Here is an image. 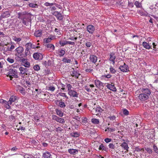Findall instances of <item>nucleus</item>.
I'll return each instance as SVG.
<instances>
[{"mask_svg":"<svg viewBox=\"0 0 158 158\" xmlns=\"http://www.w3.org/2000/svg\"><path fill=\"white\" fill-rule=\"evenodd\" d=\"M18 61L21 62V64L25 67L29 68L30 66V63L27 59H25L23 57H19Z\"/></svg>","mask_w":158,"mask_h":158,"instance_id":"obj_1","label":"nucleus"},{"mask_svg":"<svg viewBox=\"0 0 158 158\" xmlns=\"http://www.w3.org/2000/svg\"><path fill=\"white\" fill-rule=\"evenodd\" d=\"M17 71L15 69H12L9 70L7 73V76L9 77L12 80L13 78H17L18 77Z\"/></svg>","mask_w":158,"mask_h":158,"instance_id":"obj_2","label":"nucleus"},{"mask_svg":"<svg viewBox=\"0 0 158 158\" xmlns=\"http://www.w3.org/2000/svg\"><path fill=\"white\" fill-rule=\"evenodd\" d=\"M23 48L22 47L19 46L15 50V55L18 56L19 59V57H23Z\"/></svg>","mask_w":158,"mask_h":158,"instance_id":"obj_3","label":"nucleus"},{"mask_svg":"<svg viewBox=\"0 0 158 158\" xmlns=\"http://www.w3.org/2000/svg\"><path fill=\"white\" fill-rule=\"evenodd\" d=\"M151 90L149 88L143 87L141 89L142 93L149 97L151 95Z\"/></svg>","mask_w":158,"mask_h":158,"instance_id":"obj_4","label":"nucleus"},{"mask_svg":"<svg viewBox=\"0 0 158 158\" xmlns=\"http://www.w3.org/2000/svg\"><path fill=\"white\" fill-rule=\"evenodd\" d=\"M110 57L109 60L110 63H112L114 65L115 64V60L116 58V56L115 53L111 52L110 54Z\"/></svg>","mask_w":158,"mask_h":158,"instance_id":"obj_5","label":"nucleus"},{"mask_svg":"<svg viewBox=\"0 0 158 158\" xmlns=\"http://www.w3.org/2000/svg\"><path fill=\"white\" fill-rule=\"evenodd\" d=\"M119 68L121 71L123 72H127L129 71L128 65L125 63H124L123 65L120 66Z\"/></svg>","mask_w":158,"mask_h":158,"instance_id":"obj_6","label":"nucleus"},{"mask_svg":"<svg viewBox=\"0 0 158 158\" xmlns=\"http://www.w3.org/2000/svg\"><path fill=\"white\" fill-rule=\"evenodd\" d=\"M20 71V73L21 75H27L28 73V69L26 68H24L23 67H20L19 68Z\"/></svg>","mask_w":158,"mask_h":158,"instance_id":"obj_7","label":"nucleus"},{"mask_svg":"<svg viewBox=\"0 0 158 158\" xmlns=\"http://www.w3.org/2000/svg\"><path fill=\"white\" fill-rule=\"evenodd\" d=\"M138 98L140 101H144L148 100L149 98V97L141 93L139 95Z\"/></svg>","mask_w":158,"mask_h":158,"instance_id":"obj_8","label":"nucleus"},{"mask_svg":"<svg viewBox=\"0 0 158 158\" xmlns=\"http://www.w3.org/2000/svg\"><path fill=\"white\" fill-rule=\"evenodd\" d=\"M102 110L100 107H98L96 108H94L92 110V114L97 115L100 114Z\"/></svg>","mask_w":158,"mask_h":158,"instance_id":"obj_9","label":"nucleus"},{"mask_svg":"<svg viewBox=\"0 0 158 158\" xmlns=\"http://www.w3.org/2000/svg\"><path fill=\"white\" fill-rule=\"evenodd\" d=\"M52 118L54 120L60 123H64V119L59 118L56 115H53L52 116Z\"/></svg>","mask_w":158,"mask_h":158,"instance_id":"obj_10","label":"nucleus"},{"mask_svg":"<svg viewBox=\"0 0 158 158\" xmlns=\"http://www.w3.org/2000/svg\"><path fill=\"white\" fill-rule=\"evenodd\" d=\"M33 56L34 58L36 60H42L43 57L42 55L38 52L34 53L33 54Z\"/></svg>","mask_w":158,"mask_h":158,"instance_id":"obj_11","label":"nucleus"},{"mask_svg":"<svg viewBox=\"0 0 158 158\" xmlns=\"http://www.w3.org/2000/svg\"><path fill=\"white\" fill-rule=\"evenodd\" d=\"M107 88L113 91H116L117 90L114 83H111V84H107L106 85Z\"/></svg>","mask_w":158,"mask_h":158,"instance_id":"obj_12","label":"nucleus"},{"mask_svg":"<svg viewBox=\"0 0 158 158\" xmlns=\"http://www.w3.org/2000/svg\"><path fill=\"white\" fill-rule=\"evenodd\" d=\"M86 29L87 31L89 33L92 34L94 32L95 30V27L94 26L92 25H89L87 26Z\"/></svg>","mask_w":158,"mask_h":158,"instance_id":"obj_13","label":"nucleus"},{"mask_svg":"<svg viewBox=\"0 0 158 158\" xmlns=\"http://www.w3.org/2000/svg\"><path fill=\"white\" fill-rule=\"evenodd\" d=\"M52 14L55 16L57 19L60 20H62L63 19V16L58 11H54Z\"/></svg>","mask_w":158,"mask_h":158,"instance_id":"obj_14","label":"nucleus"},{"mask_svg":"<svg viewBox=\"0 0 158 158\" xmlns=\"http://www.w3.org/2000/svg\"><path fill=\"white\" fill-rule=\"evenodd\" d=\"M68 94L71 96L76 98L78 97V94L74 90H70L68 92Z\"/></svg>","mask_w":158,"mask_h":158,"instance_id":"obj_15","label":"nucleus"},{"mask_svg":"<svg viewBox=\"0 0 158 158\" xmlns=\"http://www.w3.org/2000/svg\"><path fill=\"white\" fill-rule=\"evenodd\" d=\"M89 60L90 62L95 64L97 60V57L94 55H90L89 57Z\"/></svg>","mask_w":158,"mask_h":158,"instance_id":"obj_16","label":"nucleus"},{"mask_svg":"<svg viewBox=\"0 0 158 158\" xmlns=\"http://www.w3.org/2000/svg\"><path fill=\"white\" fill-rule=\"evenodd\" d=\"M16 90L23 95L26 94L25 89L20 86L19 85L17 87Z\"/></svg>","mask_w":158,"mask_h":158,"instance_id":"obj_17","label":"nucleus"},{"mask_svg":"<svg viewBox=\"0 0 158 158\" xmlns=\"http://www.w3.org/2000/svg\"><path fill=\"white\" fill-rule=\"evenodd\" d=\"M44 46L48 50L50 51H52L55 50V47L54 45L52 44H46Z\"/></svg>","mask_w":158,"mask_h":158,"instance_id":"obj_18","label":"nucleus"},{"mask_svg":"<svg viewBox=\"0 0 158 158\" xmlns=\"http://www.w3.org/2000/svg\"><path fill=\"white\" fill-rule=\"evenodd\" d=\"M10 15V13L9 11H6L2 13L1 15V18H8Z\"/></svg>","mask_w":158,"mask_h":158,"instance_id":"obj_19","label":"nucleus"},{"mask_svg":"<svg viewBox=\"0 0 158 158\" xmlns=\"http://www.w3.org/2000/svg\"><path fill=\"white\" fill-rule=\"evenodd\" d=\"M17 100V97L15 96H12L10 98L8 101L10 102L9 104L11 105L13 102H15Z\"/></svg>","mask_w":158,"mask_h":158,"instance_id":"obj_20","label":"nucleus"},{"mask_svg":"<svg viewBox=\"0 0 158 158\" xmlns=\"http://www.w3.org/2000/svg\"><path fill=\"white\" fill-rule=\"evenodd\" d=\"M26 14V12H24L23 13H19L18 14V18L21 19L22 21L23 20H25L24 19H26V17L24 16V15Z\"/></svg>","mask_w":158,"mask_h":158,"instance_id":"obj_21","label":"nucleus"},{"mask_svg":"<svg viewBox=\"0 0 158 158\" xmlns=\"http://www.w3.org/2000/svg\"><path fill=\"white\" fill-rule=\"evenodd\" d=\"M26 48H28L29 49H31V48H35L40 47L39 46H33L32 44L31 43H28L26 44Z\"/></svg>","mask_w":158,"mask_h":158,"instance_id":"obj_22","label":"nucleus"},{"mask_svg":"<svg viewBox=\"0 0 158 158\" xmlns=\"http://www.w3.org/2000/svg\"><path fill=\"white\" fill-rule=\"evenodd\" d=\"M120 146L124 150H126L127 152L128 151V149L129 147L128 146V144L126 142H124L122 143L120 145Z\"/></svg>","mask_w":158,"mask_h":158,"instance_id":"obj_23","label":"nucleus"},{"mask_svg":"<svg viewBox=\"0 0 158 158\" xmlns=\"http://www.w3.org/2000/svg\"><path fill=\"white\" fill-rule=\"evenodd\" d=\"M71 75L72 76L78 78L79 76L80 75V74L77 71H73L71 73Z\"/></svg>","mask_w":158,"mask_h":158,"instance_id":"obj_24","label":"nucleus"},{"mask_svg":"<svg viewBox=\"0 0 158 158\" xmlns=\"http://www.w3.org/2000/svg\"><path fill=\"white\" fill-rule=\"evenodd\" d=\"M42 31L41 30L36 31L34 33V35L36 37H39L41 36Z\"/></svg>","mask_w":158,"mask_h":158,"instance_id":"obj_25","label":"nucleus"},{"mask_svg":"<svg viewBox=\"0 0 158 158\" xmlns=\"http://www.w3.org/2000/svg\"><path fill=\"white\" fill-rule=\"evenodd\" d=\"M51 156V154L48 152H45L43 155V157L44 158H50Z\"/></svg>","mask_w":158,"mask_h":158,"instance_id":"obj_26","label":"nucleus"},{"mask_svg":"<svg viewBox=\"0 0 158 158\" xmlns=\"http://www.w3.org/2000/svg\"><path fill=\"white\" fill-rule=\"evenodd\" d=\"M95 83L96 86L97 87L103 85L102 83L98 80H96L95 81Z\"/></svg>","mask_w":158,"mask_h":158,"instance_id":"obj_27","label":"nucleus"},{"mask_svg":"<svg viewBox=\"0 0 158 158\" xmlns=\"http://www.w3.org/2000/svg\"><path fill=\"white\" fill-rule=\"evenodd\" d=\"M143 45L144 48L147 49H149L150 48H151V46L149 44L146 42H143Z\"/></svg>","mask_w":158,"mask_h":158,"instance_id":"obj_28","label":"nucleus"},{"mask_svg":"<svg viewBox=\"0 0 158 158\" xmlns=\"http://www.w3.org/2000/svg\"><path fill=\"white\" fill-rule=\"evenodd\" d=\"M68 151L70 154L73 155H75L78 152L77 150L71 149H69Z\"/></svg>","mask_w":158,"mask_h":158,"instance_id":"obj_29","label":"nucleus"},{"mask_svg":"<svg viewBox=\"0 0 158 158\" xmlns=\"http://www.w3.org/2000/svg\"><path fill=\"white\" fill-rule=\"evenodd\" d=\"M10 102L9 101H5L4 104L3 105V106L7 109H9L10 108V104H9Z\"/></svg>","mask_w":158,"mask_h":158,"instance_id":"obj_30","label":"nucleus"},{"mask_svg":"<svg viewBox=\"0 0 158 158\" xmlns=\"http://www.w3.org/2000/svg\"><path fill=\"white\" fill-rule=\"evenodd\" d=\"M98 149L99 150H102L106 152H107L108 150V148L105 147L102 144H101L100 145Z\"/></svg>","mask_w":158,"mask_h":158,"instance_id":"obj_31","label":"nucleus"},{"mask_svg":"<svg viewBox=\"0 0 158 158\" xmlns=\"http://www.w3.org/2000/svg\"><path fill=\"white\" fill-rule=\"evenodd\" d=\"M56 114L60 117H62L63 116V113L61 110L56 109Z\"/></svg>","mask_w":158,"mask_h":158,"instance_id":"obj_32","label":"nucleus"},{"mask_svg":"<svg viewBox=\"0 0 158 158\" xmlns=\"http://www.w3.org/2000/svg\"><path fill=\"white\" fill-rule=\"evenodd\" d=\"M80 135V133L78 132H72L71 134V135L74 137H78Z\"/></svg>","mask_w":158,"mask_h":158,"instance_id":"obj_33","label":"nucleus"},{"mask_svg":"<svg viewBox=\"0 0 158 158\" xmlns=\"http://www.w3.org/2000/svg\"><path fill=\"white\" fill-rule=\"evenodd\" d=\"M28 6L30 7L34 8H38V6L37 4L32 2L29 3L28 4Z\"/></svg>","mask_w":158,"mask_h":158,"instance_id":"obj_34","label":"nucleus"},{"mask_svg":"<svg viewBox=\"0 0 158 158\" xmlns=\"http://www.w3.org/2000/svg\"><path fill=\"white\" fill-rule=\"evenodd\" d=\"M30 49H29L28 48H26L25 51V54H23V57H25L27 56L30 53Z\"/></svg>","mask_w":158,"mask_h":158,"instance_id":"obj_35","label":"nucleus"},{"mask_svg":"<svg viewBox=\"0 0 158 158\" xmlns=\"http://www.w3.org/2000/svg\"><path fill=\"white\" fill-rule=\"evenodd\" d=\"M112 77V75L110 74H107V75H105L104 76H102V79H105L106 80V79L107 78H109L111 77Z\"/></svg>","mask_w":158,"mask_h":158,"instance_id":"obj_36","label":"nucleus"},{"mask_svg":"<svg viewBox=\"0 0 158 158\" xmlns=\"http://www.w3.org/2000/svg\"><path fill=\"white\" fill-rule=\"evenodd\" d=\"M52 39L51 38H48L44 39V42L46 44H49V43L51 42Z\"/></svg>","mask_w":158,"mask_h":158,"instance_id":"obj_37","label":"nucleus"},{"mask_svg":"<svg viewBox=\"0 0 158 158\" xmlns=\"http://www.w3.org/2000/svg\"><path fill=\"white\" fill-rule=\"evenodd\" d=\"M59 56H63L65 54V51L64 50L60 49V50H59Z\"/></svg>","mask_w":158,"mask_h":158,"instance_id":"obj_38","label":"nucleus"},{"mask_svg":"<svg viewBox=\"0 0 158 158\" xmlns=\"http://www.w3.org/2000/svg\"><path fill=\"white\" fill-rule=\"evenodd\" d=\"M59 106L60 108H63L66 106V105L64 102H59Z\"/></svg>","mask_w":158,"mask_h":158,"instance_id":"obj_39","label":"nucleus"},{"mask_svg":"<svg viewBox=\"0 0 158 158\" xmlns=\"http://www.w3.org/2000/svg\"><path fill=\"white\" fill-rule=\"evenodd\" d=\"M91 122L92 123L95 124H98L99 123L98 119L96 118H92L91 119Z\"/></svg>","mask_w":158,"mask_h":158,"instance_id":"obj_40","label":"nucleus"},{"mask_svg":"<svg viewBox=\"0 0 158 158\" xmlns=\"http://www.w3.org/2000/svg\"><path fill=\"white\" fill-rule=\"evenodd\" d=\"M59 43L61 46H63L67 44V41H60Z\"/></svg>","mask_w":158,"mask_h":158,"instance_id":"obj_41","label":"nucleus"},{"mask_svg":"<svg viewBox=\"0 0 158 158\" xmlns=\"http://www.w3.org/2000/svg\"><path fill=\"white\" fill-rule=\"evenodd\" d=\"M7 61L9 62V63H13L14 61V60L11 58V57H9L7 59Z\"/></svg>","mask_w":158,"mask_h":158,"instance_id":"obj_42","label":"nucleus"},{"mask_svg":"<svg viewBox=\"0 0 158 158\" xmlns=\"http://www.w3.org/2000/svg\"><path fill=\"white\" fill-rule=\"evenodd\" d=\"M110 71L112 73H114L116 72V70L111 66H110Z\"/></svg>","mask_w":158,"mask_h":158,"instance_id":"obj_43","label":"nucleus"},{"mask_svg":"<svg viewBox=\"0 0 158 158\" xmlns=\"http://www.w3.org/2000/svg\"><path fill=\"white\" fill-rule=\"evenodd\" d=\"M63 61L64 62L67 63H70L71 60L70 59H68L67 58H64L63 59Z\"/></svg>","mask_w":158,"mask_h":158,"instance_id":"obj_44","label":"nucleus"},{"mask_svg":"<svg viewBox=\"0 0 158 158\" xmlns=\"http://www.w3.org/2000/svg\"><path fill=\"white\" fill-rule=\"evenodd\" d=\"M133 40L134 41L138 40L139 39V36L138 35H134L132 36Z\"/></svg>","mask_w":158,"mask_h":158,"instance_id":"obj_45","label":"nucleus"},{"mask_svg":"<svg viewBox=\"0 0 158 158\" xmlns=\"http://www.w3.org/2000/svg\"><path fill=\"white\" fill-rule=\"evenodd\" d=\"M108 147L109 148L114 149L115 148V144L113 143H110L108 145Z\"/></svg>","mask_w":158,"mask_h":158,"instance_id":"obj_46","label":"nucleus"},{"mask_svg":"<svg viewBox=\"0 0 158 158\" xmlns=\"http://www.w3.org/2000/svg\"><path fill=\"white\" fill-rule=\"evenodd\" d=\"M59 94L63 97H64L65 98L67 99H68V97L66 95L65 93H59Z\"/></svg>","mask_w":158,"mask_h":158,"instance_id":"obj_47","label":"nucleus"},{"mask_svg":"<svg viewBox=\"0 0 158 158\" xmlns=\"http://www.w3.org/2000/svg\"><path fill=\"white\" fill-rule=\"evenodd\" d=\"M33 69L34 70L38 71L40 69V67L38 65L36 64L34 66Z\"/></svg>","mask_w":158,"mask_h":158,"instance_id":"obj_48","label":"nucleus"},{"mask_svg":"<svg viewBox=\"0 0 158 158\" xmlns=\"http://www.w3.org/2000/svg\"><path fill=\"white\" fill-rule=\"evenodd\" d=\"M13 40L16 42L18 43L21 40V39L20 38H17L15 37Z\"/></svg>","mask_w":158,"mask_h":158,"instance_id":"obj_49","label":"nucleus"},{"mask_svg":"<svg viewBox=\"0 0 158 158\" xmlns=\"http://www.w3.org/2000/svg\"><path fill=\"white\" fill-rule=\"evenodd\" d=\"M135 5L137 7L139 8L141 6V4L138 1H136L135 2Z\"/></svg>","mask_w":158,"mask_h":158,"instance_id":"obj_50","label":"nucleus"},{"mask_svg":"<svg viewBox=\"0 0 158 158\" xmlns=\"http://www.w3.org/2000/svg\"><path fill=\"white\" fill-rule=\"evenodd\" d=\"M116 117L114 116H112L108 117V118L111 121H114L116 118Z\"/></svg>","mask_w":158,"mask_h":158,"instance_id":"obj_51","label":"nucleus"},{"mask_svg":"<svg viewBox=\"0 0 158 158\" xmlns=\"http://www.w3.org/2000/svg\"><path fill=\"white\" fill-rule=\"evenodd\" d=\"M54 4V3H49L48 2H46L44 3V5L45 6H52Z\"/></svg>","mask_w":158,"mask_h":158,"instance_id":"obj_52","label":"nucleus"},{"mask_svg":"<svg viewBox=\"0 0 158 158\" xmlns=\"http://www.w3.org/2000/svg\"><path fill=\"white\" fill-rule=\"evenodd\" d=\"M114 131H115L114 129H112V128H107V129H106L105 130V131H110V132Z\"/></svg>","mask_w":158,"mask_h":158,"instance_id":"obj_53","label":"nucleus"},{"mask_svg":"<svg viewBox=\"0 0 158 158\" xmlns=\"http://www.w3.org/2000/svg\"><path fill=\"white\" fill-rule=\"evenodd\" d=\"M62 131L63 129L60 127H58L56 128V131L59 132H60Z\"/></svg>","mask_w":158,"mask_h":158,"instance_id":"obj_54","label":"nucleus"},{"mask_svg":"<svg viewBox=\"0 0 158 158\" xmlns=\"http://www.w3.org/2000/svg\"><path fill=\"white\" fill-rule=\"evenodd\" d=\"M92 43L89 42H87L85 43V45L88 48L90 47Z\"/></svg>","mask_w":158,"mask_h":158,"instance_id":"obj_55","label":"nucleus"},{"mask_svg":"<svg viewBox=\"0 0 158 158\" xmlns=\"http://www.w3.org/2000/svg\"><path fill=\"white\" fill-rule=\"evenodd\" d=\"M123 113L125 115H128L129 114V111L126 109H124L123 110Z\"/></svg>","mask_w":158,"mask_h":158,"instance_id":"obj_56","label":"nucleus"},{"mask_svg":"<svg viewBox=\"0 0 158 158\" xmlns=\"http://www.w3.org/2000/svg\"><path fill=\"white\" fill-rule=\"evenodd\" d=\"M111 139L110 138H106L104 139V141L106 143H109L111 141Z\"/></svg>","mask_w":158,"mask_h":158,"instance_id":"obj_57","label":"nucleus"},{"mask_svg":"<svg viewBox=\"0 0 158 158\" xmlns=\"http://www.w3.org/2000/svg\"><path fill=\"white\" fill-rule=\"evenodd\" d=\"M86 72L91 73L93 71V69H86L85 70Z\"/></svg>","mask_w":158,"mask_h":158,"instance_id":"obj_58","label":"nucleus"},{"mask_svg":"<svg viewBox=\"0 0 158 158\" xmlns=\"http://www.w3.org/2000/svg\"><path fill=\"white\" fill-rule=\"evenodd\" d=\"M67 87L68 88V92L70 90H71V89L72 88V86L70 84L67 85Z\"/></svg>","mask_w":158,"mask_h":158,"instance_id":"obj_59","label":"nucleus"},{"mask_svg":"<svg viewBox=\"0 0 158 158\" xmlns=\"http://www.w3.org/2000/svg\"><path fill=\"white\" fill-rule=\"evenodd\" d=\"M145 149L149 153H152V150L150 148H145Z\"/></svg>","mask_w":158,"mask_h":158,"instance_id":"obj_60","label":"nucleus"},{"mask_svg":"<svg viewBox=\"0 0 158 158\" xmlns=\"http://www.w3.org/2000/svg\"><path fill=\"white\" fill-rule=\"evenodd\" d=\"M15 117L13 115H11L9 116V119L10 121H12L15 119Z\"/></svg>","mask_w":158,"mask_h":158,"instance_id":"obj_61","label":"nucleus"},{"mask_svg":"<svg viewBox=\"0 0 158 158\" xmlns=\"http://www.w3.org/2000/svg\"><path fill=\"white\" fill-rule=\"evenodd\" d=\"M49 89L51 91H54L55 89V88L53 86H51L49 87Z\"/></svg>","mask_w":158,"mask_h":158,"instance_id":"obj_62","label":"nucleus"},{"mask_svg":"<svg viewBox=\"0 0 158 158\" xmlns=\"http://www.w3.org/2000/svg\"><path fill=\"white\" fill-rule=\"evenodd\" d=\"M27 92L28 94H30L31 93H33V90L29 88H28L27 89Z\"/></svg>","mask_w":158,"mask_h":158,"instance_id":"obj_63","label":"nucleus"},{"mask_svg":"<svg viewBox=\"0 0 158 158\" xmlns=\"http://www.w3.org/2000/svg\"><path fill=\"white\" fill-rule=\"evenodd\" d=\"M85 89L88 92L91 91L90 89L87 86H85Z\"/></svg>","mask_w":158,"mask_h":158,"instance_id":"obj_64","label":"nucleus"}]
</instances>
